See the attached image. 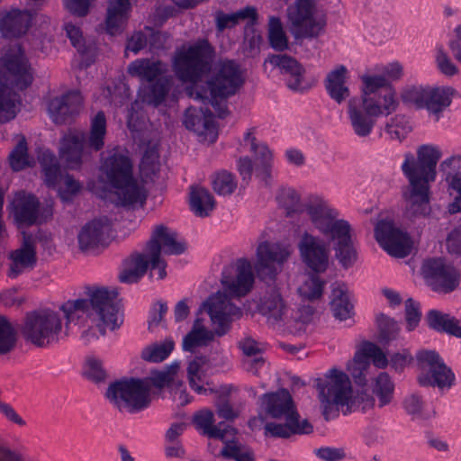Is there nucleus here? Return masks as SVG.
Returning a JSON list of instances; mask_svg holds the SVG:
<instances>
[{"mask_svg":"<svg viewBox=\"0 0 461 461\" xmlns=\"http://www.w3.org/2000/svg\"><path fill=\"white\" fill-rule=\"evenodd\" d=\"M440 152L432 146L422 145L417 151V159L406 155L402 166L409 185L402 193L406 202V216L414 219L426 216L430 212L429 183L435 180L436 166L440 158Z\"/></svg>","mask_w":461,"mask_h":461,"instance_id":"nucleus-1","label":"nucleus"},{"mask_svg":"<svg viewBox=\"0 0 461 461\" xmlns=\"http://www.w3.org/2000/svg\"><path fill=\"white\" fill-rule=\"evenodd\" d=\"M224 292H217L203 303L201 309H205L214 325L215 333L222 336L230 317L240 316V308L230 303V297L246 295L254 284L251 263L246 258L237 260L235 266L226 269L221 277Z\"/></svg>","mask_w":461,"mask_h":461,"instance_id":"nucleus-2","label":"nucleus"},{"mask_svg":"<svg viewBox=\"0 0 461 461\" xmlns=\"http://www.w3.org/2000/svg\"><path fill=\"white\" fill-rule=\"evenodd\" d=\"M33 81V70L19 44L10 48L0 59V123L16 116L19 96Z\"/></svg>","mask_w":461,"mask_h":461,"instance_id":"nucleus-3","label":"nucleus"},{"mask_svg":"<svg viewBox=\"0 0 461 461\" xmlns=\"http://www.w3.org/2000/svg\"><path fill=\"white\" fill-rule=\"evenodd\" d=\"M106 119L104 112L93 118L88 135L80 131H70L60 140L59 156L69 169L79 168L84 149L98 151L104 145Z\"/></svg>","mask_w":461,"mask_h":461,"instance_id":"nucleus-4","label":"nucleus"},{"mask_svg":"<svg viewBox=\"0 0 461 461\" xmlns=\"http://www.w3.org/2000/svg\"><path fill=\"white\" fill-rule=\"evenodd\" d=\"M150 384L138 378L111 384L106 396L120 410L134 413L147 409L151 402Z\"/></svg>","mask_w":461,"mask_h":461,"instance_id":"nucleus-5","label":"nucleus"},{"mask_svg":"<svg viewBox=\"0 0 461 461\" xmlns=\"http://www.w3.org/2000/svg\"><path fill=\"white\" fill-rule=\"evenodd\" d=\"M288 30L295 40L317 38L326 25L315 0H296L287 9Z\"/></svg>","mask_w":461,"mask_h":461,"instance_id":"nucleus-6","label":"nucleus"},{"mask_svg":"<svg viewBox=\"0 0 461 461\" xmlns=\"http://www.w3.org/2000/svg\"><path fill=\"white\" fill-rule=\"evenodd\" d=\"M213 49L207 40H202L178 54L175 68L183 81L196 83L210 68Z\"/></svg>","mask_w":461,"mask_h":461,"instance_id":"nucleus-7","label":"nucleus"},{"mask_svg":"<svg viewBox=\"0 0 461 461\" xmlns=\"http://www.w3.org/2000/svg\"><path fill=\"white\" fill-rule=\"evenodd\" d=\"M317 389L322 403L336 405L338 409L346 407V411H343L345 414L353 410L356 397L353 395L351 381L344 372L331 369L324 382L318 380Z\"/></svg>","mask_w":461,"mask_h":461,"instance_id":"nucleus-8","label":"nucleus"},{"mask_svg":"<svg viewBox=\"0 0 461 461\" xmlns=\"http://www.w3.org/2000/svg\"><path fill=\"white\" fill-rule=\"evenodd\" d=\"M61 327V319L57 312L41 310L27 314L22 332L33 345L45 347L55 339Z\"/></svg>","mask_w":461,"mask_h":461,"instance_id":"nucleus-9","label":"nucleus"},{"mask_svg":"<svg viewBox=\"0 0 461 461\" xmlns=\"http://www.w3.org/2000/svg\"><path fill=\"white\" fill-rule=\"evenodd\" d=\"M89 303L98 317L97 328L102 335L106 330H114L122 323L120 315V304L117 301V292L108 291L106 288H96L90 294Z\"/></svg>","mask_w":461,"mask_h":461,"instance_id":"nucleus-10","label":"nucleus"},{"mask_svg":"<svg viewBox=\"0 0 461 461\" xmlns=\"http://www.w3.org/2000/svg\"><path fill=\"white\" fill-rule=\"evenodd\" d=\"M416 359L420 369L428 370L418 377L420 385L443 389L449 388L453 384L455 375L438 353L432 350H421L417 353Z\"/></svg>","mask_w":461,"mask_h":461,"instance_id":"nucleus-11","label":"nucleus"},{"mask_svg":"<svg viewBox=\"0 0 461 461\" xmlns=\"http://www.w3.org/2000/svg\"><path fill=\"white\" fill-rule=\"evenodd\" d=\"M243 82L240 65L233 60H224L207 80V86L212 97L226 98L235 95Z\"/></svg>","mask_w":461,"mask_h":461,"instance_id":"nucleus-12","label":"nucleus"},{"mask_svg":"<svg viewBox=\"0 0 461 461\" xmlns=\"http://www.w3.org/2000/svg\"><path fill=\"white\" fill-rule=\"evenodd\" d=\"M421 271L428 284L436 292L448 294L459 285L460 274L441 258L424 260Z\"/></svg>","mask_w":461,"mask_h":461,"instance_id":"nucleus-13","label":"nucleus"},{"mask_svg":"<svg viewBox=\"0 0 461 461\" xmlns=\"http://www.w3.org/2000/svg\"><path fill=\"white\" fill-rule=\"evenodd\" d=\"M38 159L44 173L45 183L49 186L56 187L60 182H64L65 188L59 193L62 200H70L72 195L79 192L81 185L72 176L62 174L54 154L45 150L39 154Z\"/></svg>","mask_w":461,"mask_h":461,"instance_id":"nucleus-14","label":"nucleus"},{"mask_svg":"<svg viewBox=\"0 0 461 461\" xmlns=\"http://www.w3.org/2000/svg\"><path fill=\"white\" fill-rule=\"evenodd\" d=\"M375 239L391 256L404 258L411 253V241L408 235L396 228L392 221L382 220L375 229Z\"/></svg>","mask_w":461,"mask_h":461,"instance_id":"nucleus-15","label":"nucleus"},{"mask_svg":"<svg viewBox=\"0 0 461 461\" xmlns=\"http://www.w3.org/2000/svg\"><path fill=\"white\" fill-rule=\"evenodd\" d=\"M166 254L176 255L185 251L184 243L176 240L175 233H169L164 225H158L155 228L151 239L146 245V251L150 258L151 267H160L161 251Z\"/></svg>","mask_w":461,"mask_h":461,"instance_id":"nucleus-16","label":"nucleus"},{"mask_svg":"<svg viewBox=\"0 0 461 461\" xmlns=\"http://www.w3.org/2000/svg\"><path fill=\"white\" fill-rule=\"evenodd\" d=\"M13 205L15 220L26 225L41 223L52 215L51 204H47L40 212V203L32 194H18Z\"/></svg>","mask_w":461,"mask_h":461,"instance_id":"nucleus-17","label":"nucleus"},{"mask_svg":"<svg viewBox=\"0 0 461 461\" xmlns=\"http://www.w3.org/2000/svg\"><path fill=\"white\" fill-rule=\"evenodd\" d=\"M303 261L314 272H324L329 265V251L318 238L304 232L298 243Z\"/></svg>","mask_w":461,"mask_h":461,"instance_id":"nucleus-18","label":"nucleus"},{"mask_svg":"<svg viewBox=\"0 0 461 461\" xmlns=\"http://www.w3.org/2000/svg\"><path fill=\"white\" fill-rule=\"evenodd\" d=\"M184 124L186 129L196 132L202 141L212 143L217 139V127L209 108H187L185 113Z\"/></svg>","mask_w":461,"mask_h":461,"instance_id":"nucleus-19","label":"nucleus"},{"mask_svg":"<svg viewBox=\"0 0 461 461\" xmlns=\"http://www.w3.org/2000/svg\"><path fill=\"white\" fill-rule=\"evenodd\" d=\"M110 231L111 223L105 217L95 219L86 223L78 233L80 249L86 251L99 245H106L110 238Z\"/></svg>","mask_w":461,"mask_h":461,"instance_id":"nucleus-20","label":"nucleus"},{"mask_svg":"<svg viewBox=\"0 0 461 461\" xmlns=\"http://www.w3.org/2000/svg\"><path fill=\"white\" fill-rule=\"evenodd\" d=\"M81 104L82 98L79 93L74 91L51 99L48 110L56 124H63L78 113Z\"/></svg>","mask_w":461,"mask_h":461,"instance_id":"nucleus-21","label":"nucleus"},{"mask_svg":"<svg viewBox=\"0 0 461 461\" xmlns=\"http://www.w3.org/2000/svg\"><path fill=\"white\" fill-rule=\"evenodd\" d=\"M258 310L269 325L280 326L282 323L287 324L286 305L277 289L272 288L261 299Z\"/></svg>","mask_w":461,"mask_h":461,"instance_id":"nucleus-22","label":"nucleus"},{"mask_svg":"<svg viewBox=\"0 0 461 461\" xmlns=\"http://www.w3.org/2000/svg\"><path fill=\"white\" fill-rule=\"evenodd\" d=\"M32 14L25 10L12 9L2 13L0 32L5 38H18L25 34L30 27Z\"/></svg>","mask_w":461,"mask_h":461,"instance_id":"nucleus-23","label":"nucleus"},{"mask_svg":"<svg viewBox=\"0 0 461 461\" xmlns=\"http://www.w3.org/2000/svg\"><path fill=\"white\" fill-rule=\"evenodd\" d=\"M101 171L107 182L113 186L132 176V165L128 157L115 153L105 158Z\"/></svg>","mask_w":461,"mask_h":461,"instance_id":"nucleus-24","label":"nucleus"},{"mask_svg":"<svg viewBox=\"0 0 461 461\" xmlns=\"http://www.w3.org/2000/svg\"><path fill=\"white\" fill-rule=\"evenodd\" d=\"M12 263L9 276L16 277L23 269L33 267L37 262L35 245L31 235L23 234L22 246L10 253Z\"/></svg>","mask_w":461,"mask_h":461,"instance_id":"nucleus-25","label":"nucleus"},{"mask_svg":"<svg viewBox=\"0 0 461 461\" xmlns=\"http://www.w3.org/2000/svg\"><path fill=\"white\" fill-rule=\"evenodd\" d=\"M349 230V224L340 220L333 231L329 234L332 240H338L335 246L336 258L344 267H348L357 259V252L352 246Z\"/></svg>","mask_w":461,"mask_h":461,"instance_id":"nucleus-26","label":"nucleus"},{"mask_svg":"<svg viewBox=\"0 0 461 461\" xmlns=\"http://www.w3.org/2000/svg\"><path fill=\"white\" fill-rule=\"evenodd\" d=\"M264 403L267 412L274 419L289 418L296 411L293 398L285 389L265 394Z\"/></svg>","mask_w":461,"mask_h":461,"instance_id":"nucleus-27","label":"nucleus"},{"mask_svg":"<svg viewBox=\"0 0 461 461\" xmlns=\"http://www.w3.org/2000/svg\"><path fill=\"white\" fill-rule=\"evenodd\" d=\"M129 9V0H109L105 19V30L108 34L116 36L122 32Z\"/></svg>","mask_w":461,"mask_h":461,"instance_id":"nucleus-28","label":"nucleus"},{"mask_svg":"<svg viewBox=\"0 0 461 461\" xmlns=\"http://www.w3.org/2000/svg\"><path fill=\"white\" fill-rule=\"evenodd\" d=\"M113 187L115 188L114 194L117 196L118 204L132 207L137 204L142 206L146 201L145 190L137 184L132 176Z\"/></svg>","mask_w":461,"mask_h":461,"instance_id":"nucleus-29","label":"nucleus"},{"mask_svg":"<svg viewBox=\"0 0 461 461\" xmlns=\"http://www.w3.org/2000/svg\"><path fill=\"white\" fill-rule=\"evenodd\" d=\"M427 321L432 330L461 339V324L456 317L438 310H430L427 314Z\"/></svg>","mask_w":461,"mask_h":461,"instance_id":"nucleus-30","label":"nucleus"},{"mask_svg":"<svg viewBox=\"0 0 461 461\" xmlns=\"http://www.w3.org/2000/svg\"><path fill=\"white\" fill-rule=\"evenodd\" d=\"M267 61L272 65L278 67L281 70L288 73L293 77V81L288 83V86L294 90L301 89V80L304 69L296 59L286 54H276L268 57Z\"/></svg>","mask_w":461,"mask_h":461,"instance_id":"nucleus-31","label":"nucleus"},{"mask_svg":"<svg viewBox=\"0 0 461 461\" xmlns=\"http://www.w3.org/2000/svg\"><path fill=\"white\" fill-rule=\"evenodd\" d=\"M170 88V81L165 77H160L144 87L139 97L141 103L152 107H158L165 101Z\"/></svg>","mask_w":461,"mask_h":461,"instance_id":"nucleus-32","label":"nucleus"},{"mask_svg":"<svg viewBox=\"0 0 461 461\" xmlns=\"http://www.w3.org/2000/svg\"><path fill=\"white\" fill-rule=\"evenodd\" d=\"M307 212L312 222L323 233L330 234L337 226L339 221H334L331 210L321 201H316L307 206Z\"/></svg>","mask_w":461,"mask_h":461,"instance_id":"nucleus-33","label":"nucleus"},{"mask_svg":"<svg viewBox=\"0 0 461 461\" xmlns=\"http://www.w3.org/2000/svg\"><path fill=\"white\" fill-rule=\"evenodd\" d=\"M150 258L149 253L133 254L125 262V267L119 276L123 283L137 282L147 271Z\"/></svg>","mask_w":461,"mask_h":461,"instance_id":"nucleus-34","label":"nucleus"},{"mask_svg":"<svg viewBox=\"0 0 461 461\" xmlns=\"http://www.w3.org/2000/svg\"><path fill=\"white\" fill-rule=\"evenodd\" d=\"M256 253L283 267L291 257L293 249L290 245L266 240L258 245Z\"/></svg>","mask_w":461,"mask_h":461,"instance_id":"nucleus-35","label":"nucleus"},{"mask_svg":"<svg viewBox=\"0 0 461 461\" xmlns=\"http://www.w3.org/2000/svg\"><path fill=\"white\" fill-rule=\"evenodd\" d=\"M160 167L158 142L150 140L147 143L140 164V174L144 178L153 180L159 172Z\"/></svg>","mask_w":461,"mask_h":461,"instance_id":"nucleus-36","label":"nucleus"},{"mask_svg":"<svg viewBox=\"0 0 461 461\" xmlns=\"http://www.w3.org/2000/svg\"><path fill=\"white\" fill-rule=\"evenodd\" d=\"M249 19V24L253 26L258 20L257 9L253 6H246L233 14H225L221 11L216 13V28L219 32L226 28H232L240 20Z\"/></svg>","mask_w":461,"mask_h":461,"instance_id":"nucleus-37","label":"nucleus"},{"mask_svg":"<svg viewBox=\"0 0 461 461\" xmlns=\"http://www.w3.org/2000/svg\"><path fill=\"white\" fill-rule=\"evenodd\" d=\"M247 139H251V151L256 155L258 162L256 172L257 176L263 180L266 185L269 184L271 178V159L272 154L267 146L258 144L255 137H251V133H247Z\"/></svg>","mask_w":461,"mask_h":461,"instance_id":"nucleus-38","label":"nucleus"},{"mask_svg":"<svg viewBox=\"0 0 461 461\" xmlns=\"http://www.w3.org/2000/svg\"><path fill=\"white\" fill-rule=\"evenodd\" d=\"M331 296L330 310L333 316L339 321L350 318L353 314V304L349 301L346 286L338 285L333 287Z\"/></svg>","mask_w":461,"mask_h":461,"instance_id":"nucleus-39","label":"nucleus"},{"mask_svg":"<svg viewBox=\"0 0 461 461\" xmlns=\"http://www.w3.org/2000/svg\"><path fill=\"white\" fill-rule=\"evenodd\" d=\"M347 68L340 66L328 74L326 88L330 97L340 104L349 95V90L345 85Z\"/></svg>","mask_w":461,"mask_h":461,"instance_id":"nucleus-40","label":"nucleus"},{"mask_svg":"<svg viewBox=\"0 0 461 461\" xmlns=\"http://www.w3.org/2000/svg\"><path fill=\"white\" fill-rule=\"evenodd\" d=\"M215 334V330H207L200 325L199 320H196L192 330L183 339V349L185 351H193L195 347L206 346L213 340Z\"/></svg>","mask_w":461,"mask_h":461,"instance_id":"nucleus-41","label":"nucleus"},{"mask_svg":"<svg viewBox=\"0 0 461 461\" xmlns=\"http://www.w3.org/2000/svg\"><path fill=\"white\" fill-rule=\"evenodd\" d=\"M162 63L160 61H151L148 59H143L132 62L129 68L128 72L131 76H137L142 80L152 82L162 72Z\"/></svg>","mask_w":461,"mask_h":461,"instance_id":"nucleus-42","label":"nucleus"},{"mask_svg":"<svg viewBox=\"0 0 461 461\" xmlns=\"http://www.w3.org/2000/svg\"><path fill=\"white\" fill-rule=\"evenodd\" d=\"M450 95L451 92L448 88L437 87L427 89L424 107H426L430 113L438 114L450 104Z\"/></svg>","mask_w":461,"mask_h":461,"instance_id":"nucleus-43","label":"nucleus"},{"mask_svg":"<svg viewBox=\"0 0 461 461\" xmlns=\"http://www.w3.org/2000/svg\"><path fill=\"white\" fill-rule=\"evenodd\" d=\"M191 207L195 214L203 217L208 215L214 207V200L208 190L195 186L192 187L190 197Z\"/></svg>","mask_w":461,"mask_h":461,"instance_id":"nucleus-44","label":"nucleus"},{"mask_svg":"<svg viewBox=\"0 0 461 461\" xmlns=\"http://www.w3.org/2000/svg\"><path fill=\"white\" fill-rule=\"evenodd\" d=\"M348 113L354 131L358 136H367L372 131L375 121L357 110L353 100L349 101Z\"/></svg>","mask_w":461,"mask_h":461,"instance_id":"nucleus-45","label":"nucleus"},{"mask_svg":"<svg viewBox=\"0 0 461 461\" xmlns=\"http://www.w3.org/2000/svg\"><path fill=\"white\" fill-rule=\"evenodd\" d=\"M268 40L271 47L277 51L288 49V39L283 30L282 23L277 17L272 16L269 19Z\"/></svg>","mask_w":461,"mask_h":461,"instance_id":"nucleus-46","label":"nucleus"},{"mask_svg":"<svg viewBox=\"0 0 461 461\" xmlns=\"http://www.w3.org/2000/svg\"><path fill=\"white\" fill-rule=\"evenodd\" d=\"M283 267L275 264L270 259L256 253V260L254 263V270L257 276L265 282H273L277 275L282 271Z\"/></svg>","mask_w":461,"mask_h":461,"instance_id":"nucleus-47","label":"nucleus"},{"mask_svg":"<svg viewBox=\"0 0 461 461\" xmlns=\"http://www.w3.org/2000/svg\"><path fill=\"white\" fill-rule=\"evenodd\" d=\"M373 392L379 400L380 407L391 402L394 392V384L387 373L383 372L376 377Z\"/></svg>","mask_w":461,"mask_h":461,"instance_id":"nucleus-48","label":"nucleus"},{"mask_svg":"<svg viewBox=\"0 0 461 461\" xmlns=\"http://www.w3.org/2000/svg\"><path fill=\"white\" fill-rule=\"evenodd\" d=\"M174 342L171 339H166L161 343H155L147 347L142 351V358L149 362H161L165 360L174 349Z\"/></svg>","mask_w":461,"mask_h":461,"instance_id":"nucleus-49","label":"nucleus"},{"mask_svg":"<svg viewBox=\"0 0 461 461\" xmlns=\"http://www.w3.org/2000/svg\"><path fill=\"white\" fill-rule=\"evenodd\" d=\"M9 163L14 171H20L31 167L28 156V147L24 136H19V141L9 155Z\"/></svg>","mask_w":461,"mask_h":461,"instance_id":"nucleus-50","label":"nucleus"},{"mask_svg":"<svg viewBox=\"0 0 461 461\" xmlns=\"http://www.w3.org/2000/svg\"><path fill=\"white\" fill-rule=\"evenodd\" d=\"M66 32L69 38L72 45L77 50L81 55L93 56L95 51V45L94 42H86L82 37L79 28L72 24L65 26Z\"/></svg>","mask_w":461,"mask_h":461,"instance_id":"nucleus-51","label":"nucleus"},{"mask_svg":"<svg viewBox=\"0 0 461 461\" xmlns=\"http://www.w3.org/2000/svg\"><path fill=\"white\" fill-rule=\"evenodd\" d=\"M377 324L379 330L378 341L381 344L387 345L397 338L399 328L393 320L381 313L377 317Z\"/></svg>","mask_w":461,"mask_h":461,"instance_id":"nucleus-52","label":"nucleus"},{"mask_svg":"<svg viewBox=\"0 0 461 461\" xmlns=\"http://www.w3.org/2000/svg\"><path fill=\"white\" fill-rule=\"evenodd\" d=\"M323 282L318 276L311 275L303 285L298 287V293L303 299L313 301L322 294Z\"/></svg>","mask_w":461,"mask_h":461,"instance_id":"nucleus-53","label":"nucleus"},{"mask_svg":"<svg viewBox=\"0 0 461 461\" xmlns=\"http://www.w3.org/2000/svg\"><path fill=\"white\" fill-rule=\"evenodd\" d=\"M16 333L4 316H0V355L10 352L15 346Z\"/></svg>","mask_w":461,"mask_h":461,"instance_id":"nucleus-54","label":"nucleus"},{"mask_svg":"<svg viewBox=\"0 0 461 461\" xmlns=\"http://www.w3.org/2000/svg\"><path fill=\"white\" fill-rule=\"evenodd\" d=\"M370 363L366 356L361 353L356 354L353 360L348 365V371L358 384H366V371L369 368Z\"/></svg>","mask_w":461,"mask_h":461,"instance_id":"nucleus-55","label":"nucleus"},{"mask_svg":"<svg viewBox=\"0 0 461 461\" xmlns=\"http://www.w3.org/2000/svg\"><path fill=\"white\" fill-rule=\"evenodd\" d=\"M209 363V359L205 356L196 357L194 360H192L187 367V375L190 386L196 391L198 393L205 392L206 390L198 384L195 383V377L198 378L199 381H202V375L200 374L202 366L207 365Z\"/></svg>","mask_w":461,"mask_h":461,"instance_id":"nucleus-56","label":"nucleus"},{"mask_svg":"<svg viewBox=\"0 0 461 461\" xmlns=\"http://www.w3.org/2000/svg\"><path fill=\"white\" fill-rule=\"evenodd\" d=\"M178 369L179 363L174 362L161 371H152L150 380L153 385L157 388H163L166 385H169L174 381V376L176 375Z\"/></svg>","mask_w":461,"mask_h":461,"instance_id":"nucleus-57","label":"nucleus"},{"mask_svg":"<svg viewBox=\"0 0 461 461\" xmlns=\"http://www.w3.org/2000/svg\"><path fill=\"white\" fill-rule=\"evenodd\" d=\"M194 422L208 437H221L220 430L216 429V425H213L214 419L212 411H203L198 412L194 417Z\"/></svg>","mask_w":461,"mask_h":461,"instance_id":"nucleus-58","label":"nucleus"},{"mask_svg":"<svg viewBox=\"0 0 461 461\" xmlns=\"http://www.w3.org/2000/svg\"><path fill=\"white\" fill-rule=\"evenodd\" d=\"M221 454L224 457L231 458L235 461H253L252 454L243 446L233 440L226 443Z\"/></svg>","mask_w":461,"mask_h":461,"instance_id":"nucleus-59","label":"nucleus"},{"mask_svg":"<svg viewBox=\"0 0 461 461\" xmlns=\"http://www.w3.org/2000/svg\"><path fill=\"white\" fill-rule=\"evenodd\" d=\"M262 41V36L253 29V26L249 23L245 32L243 43V50L246 55L254 57L258 54L259 47Z\"/></svg>","mask_w":461,"mask_h":461,"instance_id":"nucleus-60","label":"nucleus"},{"mask_svg":"<svg viewBox=\"0 0 461 461\" xmlns=\"http://www.w3.org/2000/svg\"><path fill=\"white\" fill-rule=\"evenodd\" d=\"M213 190L222 195L231 194L236 188V184L230 173L222 171L216 175L212 182Z\"/></svg>","mask_w":461,"mask_h":461,"instance_id":"nucleus-61","label":"nucleus"},{"mask_svg":"<svg viewBox=\"0 0 461 461\" xmlns=\"http://www.w3.org/2000/svg\"><path fill=\"white\" fill-rule=\"evenodd\" d=\"M367 359L371 357L374 365L379 368H384L388 366V359L383 350L374 343L367 342L363 347V353Z\"/></svg>","mask_w":461,"mask_h":461,"instance_id":"nucleus-62","label":"nucleus"},{"mask_svg":"<svg viewBox=\"0 0 461 461\" xmlns=\"http://www.w3.org/2000/svg\"><path fill=\"white\" fill-rule=\"evenodd\" d=\"M427 89L421 87H411L402 91V99L406 104H413L418 108L424 107Z\"/></svg>","mask_w":461,"mask_h":461,"instance_id":"nucleus-63","label":"nucleus"},{"mask_svg":"<svg viewBox=\"0 0 461 461\" xmlns=\"http://www.w3.org/2000/svg\"><path fill=\"white\" fill-rule=\"evenodd\" d=\"M148 32V42L151 51H158L167 48L168 35L167 32L154 31L146 27Z\"/></svg>","mask_w":461,"mask_h":461,"instance_id":"nucleus-64","label":"nucleus"}]
</instances>
